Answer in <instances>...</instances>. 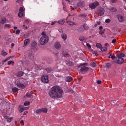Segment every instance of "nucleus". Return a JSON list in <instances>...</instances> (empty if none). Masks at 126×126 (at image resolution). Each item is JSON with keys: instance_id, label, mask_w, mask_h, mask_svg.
Returning <instances> with one entry per match:
<instances>
[{"instance_id": "f257e3e1", "label": "nucleus", "mask_w": 126, "mask_h": 126, "mask_svg": "<svg viewBox=\"0 0 126 126\" xmlns=\"http://www.w3.org/2000/svg\"><path fill=\"white\" fill-rule=\"evenodd\" d=\"M63 91L61 88L57 86H54L51 88V90L49 92V95L53 98H60L62 96Z\"/></svg>"}, {"instance_id": "f03ea898", "label": "nucleus", "mask_w": 126, "mask_h": 126, "mask_svg": "<svg viewBox=\"0 0 126 126\" xmlns=\"http://www.w3.org/2000/svg\"><path fill=\"white\" fill-rule=\"evenodd\" d=\"M48 37L47 36L42 37L40 39V43L41 45H45L48 42Z\"/></svg>"}, {"instance_id": "7ed1b4c3", "label": "nucleus", "mask_w": 126, "mask_h": 126, "mask_svg": "<svg viewBox=\"0 0 126 126\" xmlns=\"http://www.w3.org/2000/svg\"><path fill=\"white\" fill-rule=\"evenodd\" d=\"M99 5V2L97 1H95L94 2L91 3L89 4V7L92 9L95 8L97 6Z\"/></svg>"}, {"instance_id": "20e7f679", "label": "nucleus", "mask_w": 126, "mask_h": 126, "mask_svg": "<svg viewBox=\"0 0 126 126\" xmlns=\"http://www.w3.org/2000/svg\"><path fill=\"white\" fill-rule=\"evenodd\" d=\"M114 61L115 63H117L119 64H121L124 62V60L123 58L117 57L114 59Z\"/></svg>"}, {"instance_id": "39448f33", "label": "nucleus", "mask_w": 126, "mask_h": 126, "mask_svg": "<svg viewBox=\"0 0 126 126\" xmlns=\"http://www.w3.org/2000/svg\"><path fill=\"white\" fill-rule=\"evenodd\" d=\"M88 67L85 66H83L81 67L80 71L82 74H84L85 73L89 70Z\"/></svg>"}, {"instance_id": "423d86ee", "label": "nucleus", "mask_w": 126, "mask_h": 126, "mask_svg": "<svg viewBox=\"0 0 126 126\" xmlns=\"http://www.w3.org/2000/svg\"><path fill=\"white\" fill-rule=\"evenodd\" d=\"M28 108L26 107H24L21 105H19L18 108L19 111L20 113L22 112L25 110H27Z\"/></svg>"}, {"instance_id": "0eeeda50", "label": "nucleus", "mask_w": 126, "mask_h": 126, "mask_svg": "<svg viewBox=\"0 0 126 126\" xmlns=\"http://www.w3.org/2000/svg\"><path fill=\"white\" fill-rule=\"evenodd\" d=\"M48 77L47 76H43L41 78L42 81L44 82H48L49 81L48 80Z\"/></svg>"}, {"instance_id": "6e6552de", "label": "nucleus", "mask_w": 126, "mask_h": 126, "mask_svg": "<svg viewBox=\"0 0 126 126\" xmlns=\"http://www.w3.org/2000/svg\"><path fill=\"white\" fill-rule=\"evenodd\" d=\"M117 17L120 22H122L124 20V17L121 15L119 14L117 16Z\"/></svg>"}, {"instance_id": "1a4fd4ad", "label": "nucleus", "mask_w": 126, "mask_h": 126, "mask_svg": "<svg viewBox=\"0 0 126 126\" xmlns=\"http://www.w3.org/2000/svg\"><path fill=\"white\" fill-rule=\"evenodd\" d=\"M99 14L100 16H102L104 13V10L103 8H99L98 11Z\"/></svg>"}, {"instance_id": "9d476101", "label": "nucleus", "mask_w": 126, "mask_h": 126, "mask_svg": "<svg viewBox=\"0 0 126 126\" xmlns=\"http://www.w3.org/2000/svg\"><path fill=\"white\" fill-rule=\"evenodd\" d=\"M61 45L60 43L58 42H56L55 44V47L57 49H60Z\"/></svg>"}, {"instance_id": "9b49d317", "label": "nucleus", "mask_w": 126, "mask_h": 126, "mask_svg": "<svg viewBox=\"0 0 126 126\" xmlns=\"http://www.w3.org/2000/svg\"><path fill=\"white\" fill-rule=\"evenodd\" d=\"M73 78L71 76H67L65 78L66 81L68 82H70L73 80Z\"/></svg>"}, {"instance_id": "f8f14e48", "label": "nucleus", "mask_w": 126, "mask_h": 126, "mask_svg": "<svg viewBox=\"0 0 126 126\" xmlns=\"http://www.w3.org/2000/svg\"><path fill=\"white\" fill-rule=\"evenodd\" d=\"M0 23L2 24H4L6 23V19L5 17H3L1 19L0 21Z\"/></svg>"}, {"instance_id": "ddd939ff", "label": "nucleus", "mask_w": 126, "mask_h": 126, "mask_svg": "<svg viewBox=\"0 0 126 126\" xmlns=\"http://www.w3.org/2000/svg\"><path fill=\"white\" fill-rule=\"evenodd\" d=\"M125 54L123 53H117L116 54L117 57L122 58V57H124L125 56Z\"/></svg>"}, {"instance_id": "4468645a", "label": "nucleus", "mask_w": 126, "mask_h": 126, "mask_svg": "<svg viewBox=\"0 0 126 126\" xmlns=\"http://www.w3.org/2000/svg\"><path fill=\"white\" fill-rule=\"evenodd\" d=\"M23 75V72L22 71H20L16 73V75L18 77L22 76Z\"/></svg>"}, {"instance_id": "2eb2a0df", "label": "nucleus", "mask_w": 126, "mask_h": 126, "mask_svg": "<svg viewBox=\"0 0 126 126\" xmlns=\"http://www.w3.org/2000/svg\"><path fill=\"white\" fill-rule=\"evenodd\" d=\"M62 55L63 56L65 57H69L70 56V55L67 52L63 51L62 53Z\"/></svg>"}, {"instance_id": "dca6fc26", "label": "nucleus", "mask_w": 126, "mask_h": 126, "mask_svg": "<svg viewBox=\"0 0 126 126\" xmlns=\"http://www.w3.org/2000/svg\"><path fill=\"white\" fill-rule=\"evenodd\" d=\"M77 30L78 32L79 33L83 32L84 31V29L82 26L79 27Z\"/></svg>"}, {"instance_id": "f3484780", "label": "nucleus", "mask_w": 126, "mask_h": 126, "mask_svg": "<svg viewBox=\"0 0 126 126\" xmlns=\"http://www.w3.org/2000/svg\"><path fill=\"white\" fill-rule=\"evenodd\" d=\"M30 42V40L29 39H26L24 41V46H26L27 44H28Z\"/></svg>"}, {"instance_id": "a211bd4d", "label": "nucleus", "mask_w": 126, "mask_h": 126, "mask_svg": "<svg viewBox=\"0 0 126 126\" xmlns=\"http://www.w3.org/2000/svg\"><path fill=\"white\" fill-rule=\"evenodd\" d=\"M77 6L79 7H83L84 6L83 3L82 2H79L78 3Z\"/></svg>"}, {"instance_id": "6ab92c4d", "label": "nucleus", "mask_w": 126, "mask_h": 126, "mask_svg": "<svg viewBox=\"0 0 126 126\" xmlns=\"http://www.w3.org/2000/svg\"><path fill=\"white\" fill-rule=\"evenodd\" d=\"M110 10L111 12H114L117 11V9L116 8L114 7H111L110 8Z\"/></svg>"}, {"instance_id": "aec40b11", "label": "nucleus", "mask_w": 126, "mask_h": 126, "mask_svg": "<svg viewBox=\"0 0 126 126\" xmlns=\"http://www.w3.org/2000/svg\"><path fill=\"white\" fill-rule=\"evenodd\" d=\"M66 23L68 25H70L73 26L76 25L75 22L71 21H68L66 22Z\"/></svg>"}, {"instance_id": "412c9836", "label": "nucleus", "mask_w": 126, "mask_h": 126, "mask_svg": "<svg viewBox=\"0 0 126 126\" xmlns=\"http://www.w3.org/2000/svg\"><path fill=\"white\" fill-rule=\"evenodd\" d=\"M17 85L18 87L19 88L22 87H23L24 86V85L23 84L20 82H18L17 83Z\"/></svg>"}, {"instance_id": "4be33fe9", "label": "nucleus", "mask_w": 126, "mask_h": 126, "mask_svg": "<svg viewBox=\"0 0 126 126\" xmlns=\"http://www.w3.org/2000/svg\"><path fill=\"white\" fill-rule=\"evenodd\" d=\"M29 56L30 58L32 60H34V59L33 57V54L32 53H30L29 54Z\"/></svg>"}, {"instance_id": "5701e85b", "label": "nucleus", "mask_w": 126, "mask_h": 126, "mask_svg": "<svg viewBox=\"0 0 126 126\" xmlns=\"http://www.w3.org/2000/svg\"><path fill=\"white\" fill-rule=\"evenodd\" d=\"M45 70L48 73H49L53 71L52 69L50 68H46Z\"/></svg>"}, {"instance_id": "b1692460", "label": "nucleus", "mask_w": 126, "mask_h": 126, "mask_svg": "<svg viewBox=\"0 0 126 126\" xmlns=\"http://www.w3.org/2000/svg\"><path fill=\"white\" fill-rule=\"evenodd\" d=\"M42 112L46 113L47 111V109L46 108H43L41 109Z\"/></svg>"}, {"instance_id": "393cba45", "label": "nucleus", "mask_w": 126, "mask_h": 126, "mask_svg": "<svg viewBox=\"0 0 126 126\" xmlns=\"http://www.w3.org/2000/svg\"><path fill=\"white\" fill-rule=\"evenodd\" d=\"M101 50L102 52H105L107 51V48L106 47H103L101 48Z\"/></svg>"}, {"instance_id": "a878e982", "label": "nucleus", "mask_w": 126, "mask_h": 126, "mask_svg": "<svg viewBox=\"0 0 126 126\" xmlns=\"http://www.w3.org/2000/svg\"><path fill=\"white\" fill-rule=\"evenodd\" d=\"M82 26L84 30H87L89 29V27L86 24H83Z\"/></svg>"}, {"instance_id": "bb28decb", "label": "nucleus", "mask_w": 126, "mask_h": 126, "mask_svg": "<svg viewBox=\"0 0 126 126\" xmlns=\"http://www.w3.org/2000/svg\"><path fill=\"white\" fill-rule=\"evenodd\" d=\"M62 37L64 41H65L66 39L67 36L65 34H62Z\"/></svg>"}, {"instance_id": "cd10ccee", "label": "nucleus", "mask_w": 126, "mask_h": 126, "mask_svg": "<svg viewBox=\"0 0 126 126\" xmlns=\"http://www.w3.org/2000/svg\"><path fill=\"white\" fill-rule=\"evenodd\" d=\"M12 91L14 93H15L18 91V89L16 88L13 87L12 89Z\"/></svg>"}, {"instance_id": "c85d7f7f", "label": "nucleus", "mask_w": 126, "mask_h": 126, "mask_svg": "<svg viewBox=\"0 0 126 126\" xmlns=\"http://www.w3.org/2000/svg\"><path fill=\"white\" fill-rule=\"evenodd\" d=\"M1 55L4 57L7 54V53L6 52L4 51V50H2L1 51Z\"/></svg>"}, {"instance_id": "c756f323", "label": "nucleus", "mask_w": 126, "mask_h": 126, "mask_svg": "<svg viewBox=\"0 0 126 126\" xmlns=\"http://www.w3.org/2000/svg\"><path fill=\"white\" fill-rule=\"evenodd\" d=\"M4 27L8 29H10L11 28V25L9 24H6L4 25Z\"/></svg>"}, {"instance_id": "7c9ffc66", "label": "nucleus", "mask_w": 126, "mask_h": 126, "mask_svg": "<svg viewBox=\"0 0 126 126\" xmlns=\"http://www.w3.org/2000/svg\"><path fill=\"white\" fill-rule=\"evenodd\" d=\"M96 46L97 48H101L102 46L101 44L99 43H97L96 44Z\"/></svg>"}, {"instance_id": "2f4dec72", "label": "nucleus", "mask_w": 126, "mask_h": 126, "mask_svg": "<svg viewBox=\"0 0 126 126\" xmlns=\"http://www.w3.org/2000/svg\"><path fill=\"white\" fill-rule=\"evenodd\" d=\"M79 40L80 41H84L85 39L84 37V36H80L79 37Z\"/></svg>"}, {"instance_id": "473e14b6", "label": "nucleus", "mask_w": 126, "mask_h": 126, "mask_svg": "<svg viewBox=\"0 0 126 126\" xmlns=\"http://www.w3.org/2000/svg\"><path fill=\"white\" fill-rule=\"evenodd\" d=\"M66 63L69 66H72L74 64L71 61L68 62Z\"/></svg>"}, {"instance_id": "72a5a7b5", "label": "nucleus", "mask_w": 126, "mask_h": 126, "mask_svg": "<svg viewBox=\"0 0 126 126\" xmlns=\"http://www.w3.org/2000/svg\"><path fill=\"white\" fill-rule=\"evenodd\" d=\"M58 22L60 24H63L64 23V20L59 21Z\"/></svg>"}, {"instance_id": "f704fd0d", "label": "nucleus", "mask_w": 126, "mask_h": 126, "mask_svg": "<svg viewBox=\"0 0 126 126\" xmlns=\"http://www.w3.org/2000/svg\"><path fill=\"white\" fill-rule=\"evenodd\" d=\"M87 63H83L79 65L78 66V68H79L81 66H83L84 65H87Z\"/></svg>"}, {"instance_id": "c9c22d12", "label": "nucleus", "mask_w": 126, "mask_h": 126, "mask_svg": "<svg viewBox=\"0 0 126 126\" xmlns=\"http://www.w3.org/2000/svg\"><path fill=\"white\" fill-rule=\"evenodd\" d=\"M30 105V103L29 102L26 101L24 103V105L25 106H29Z\"/></svg>"}, {"instance_id": "e433bc0d", "label": "nucleus", "mask_w": 126, "mask_h": 126, "mask_svg": "<svg viewBox=\"0 0 126 126\" xmlns=\"http://www.w3.org/2000/svg\"><path fill=\"white\" fill-rule=\"evenodd\" d=\"M36 45V43L35 42H33L31 44L32 47H34Z\"/></svg>"}, {"instance_id": "4c0bfd02", "label": "nucleus", "mask_w": 126, "mask_h": 126, "mask_svg": "<svg viewBox=\"0 0 126 126\" xmlns=\"http://www.w3.org/2000/svg\"><path fill=\"white\" fill-rule=\"evenodd\" d=\"M23 13L21 12H19L18 14V16L20 17H21L23 16Z\"/></svg>"}, {"instance_id": "58836bf2", "label": "nucleus", "mask_w": 126, "mask_h": 126, "mask_svg": "<svg viewBox=\"0 0 126 126\" xmlns=\"http://www.w3.org/2000/svg\"><path fill=\"white\" fill-rule=\"evenodd\" d=\"M91 64L93 67H95L96 66V63L94 62L91 63Z\"/></svg>"}, {"instance_id": "ea45409f", "label": "nucleus", "mask_w": 126, "mask_h": 126, "mask_svg": "<svg viewBox=\"0 0 126 126\" xmlns=\"http://www.w3.org/2000/svg\"><path fill=\"white\" fill-rule=\"evenodd\" d=\"M41 112H42V111L41 109H38L36 111V113H39Z\"/></svg>"}, {"instance_id": "a19ab883", "label": "nucleus", "mask_w": 126, "mask_h": 126, "mask_svg": "<svg viewBox=\"0 0 126 126\" xmlns=\"http://www.w3.org/2000/svg\"><path fill=\"white\" fill-rule=\"evenodd\" d=\"M31 95H32L31 94H30V93H27L26 94V96L29 97H31Z\"/></svg>"}, {"instance_id": "79ce46f5", "label": "nucleus", "mask_w": 126, "mask_h": 126, "mask_svg": "<svg viewBox=\"0 0 126 126\" xmlns=\"http://www.w3.org/2000/svg\"><path fill=\"white\" fill-rule=\"evenodd\" d=\"M12 118H13L12 117L8 118L7 120V121L8 122V123L10 122L11 121Z\"/></svg>"}, {"instance_id": "37998d69", "label": "nucleus", "mask_w": 126, "mask_h": 126, "mask_svg": "<svg viewBox=\"0 0 126 126\" xmlns=\"http://www.w3.org/2000/svg\"><path fill=\"white\" fill-rule=\"evenodd\" d=\"M111 65V64L110 63H108L106 64V66L108 68L110 67Z\"/></svg>"}, {"instance_id": "c03bdc74", "label": "nucleus", "mask_w": 126, "mask_h": 126, "mask_svg": "<svg viewBox=\"0 0 126 126\" xmlns=\"http://www.w3.org/2000/svg\"><path fill=\"white\" fill-rule=\"evenodd\" d=\"M118 0H111L110 3H116Z\"/></svg>"}, {"instance_id": "a18cd8bd", "label": "nucleus", "mask_w": 126, "mask_h": 126, "mask_svg": "<svg viewBox=\"0 0 126 126\" xmlns=\"http://www.w3.org/2000/svg\"><path fill=\"white\" fill-rule=\"evenodd\" d=\"M110 21V20L109 18L105 20V22L106 23H109Z\"/></svg>"}, {"instance_id": "49530a36", "label": "nucleus", "mask_w": 126, "mask_h": 126, "mask_svg": "<svg viewBox=\"0 0 126 126\" xmlns=\"http://www.w3.org/2000/svg\"><path fill=\"white\" fill-rule=\"evenodd\" d=\"M23 11V9L22 7H21L19 9V11L20 12H22Z\"/></svg>"}, {"instance_id": "de8ad7c7", "label": "nucleus", "mask_w": 126, "mask_h": 126, "mask_svg": "<svg viewBox=\"0 0 126 126\" xmlns=\"http://www.w3.org/2000/svg\"><path fill=\"white\" fill-rule=\"evenodd\" d=\"M86 45L89 48H90L91 47L90 44L88 43H87Z\"/></svg>"}, {"instance_id": "09e8293b", "label": "nucleus", "mask_w": 126, "mask_h": 126, "mask_svg": "<svg viewBox=\"0 0 126 126\" xmlns=\"http://www.w3.org/2000/svg\"><path fill=\"white\" fill-rule=\"evenodd\" d=\"M20 32V30H19L17 29L16 30V34H18Z\"/></svg>"}, {"instance_id": "8fccbe9b", "label": "nucleus", "mask_w": 126, "mask_h": 126, "mask_svg": "<svg viewBox=\"0 0 126 126\" xmlns=\"http://www.w3.org/2000/svg\"><path fill=\"white\" fill-rule=\"evenodd\" d=\"M13 63H14V62H12V61H9L8 62V65H10Z\"/></svg>"}, {"instance_id": "3c124183", "label": "nucleus", "mask_w": 126, "mask_h": 126, "mask_svg": "<svg viewBox=\"0 0 126 126\" xmlns=\"http://www.w3.org/2000/svg\"><path fill=\"white\" fill-rule=\"evenodd\" d=\"M57 22L56 21H55L54 22H52L51 24V25H53L55 23H56Z\"/></svg>"}, {"instance_id": "603ef678", "label": "nucleus", "mask_w": 126, "mask_h": 126, "mask_svg": "<svg viewBox=\"0 0 126 126\" xmlns=\"http://www.w3.org/2000/svg\"><path fill=\"white\" fill-rule=\"evenodd\" d=\"M97 84H100L101 83V81L100 80H98L97 81Z\"/></svg>"}, {"instance_id": "864d4df0", "label": "nucleus", "mask_w": 126, "mask_h": 126, "mask_svg": "<svg viewBox=\"0 0 126 126\" xmlns=\"http://www.w3.org/2000/svg\"><path fill=\"white\" fill-rule=\"evenodd\" d=\"M104 32L102 31V30H100V31L99 32V33L101 34H103L104 33Z\"/></svg>"}, {"instance_id": "5fc2aeb1", "label": "nucleus", "mask_w": 126, "mask_h": 126, "mask_svg": "<svg viewBox=\"0 0 126 126\" xmlns=\"http://www.w3.org/2000/svg\"><path fill=\"white\" fill-rule=\"evenodd\" d=\"M116 40L115 39H113L112 41V43H114L116 42Z\"/></svg>"}, {"instance_id": "6e6d98bb", "label": "nucleus", "mask_w": 126, "mask_h": 126, "mask_svg": "<svg viewBox=\"0 0 126 126\" xmlns=\"http://www.w3.org/2000/svg\"><path fill=\"white\" fill-rule=\"evenodd\" d=\"M20 123L22 125H23L24 124V122L23 120H21L20 122Z\"/></svg>"}, {"instance_id": "4d7b16f0", "label": "nucleus", "mask_w": 126, "mask_h": 126, "mask_svg": "<svg viewBox=\"0 0 126 126\" xmlns=\"http://www.w3.org/2000/svg\"><path fill=\"white\" fill-rule=\"evenodd\" d=\"M42 35H44V36H46V33L45 32H42Z\"/></svg>"}, {"instance_id": "13d9d810", "label": "nucleus", "mask_w": 126, "mask_h": 126, "mask_svg": "<svg viewBox=\"0 0 126 126\" xmlns=\"http://www.w3.org/2000/svg\"><path fill=\"white\" fill-rule=\"evenodd\" d=\"M105 46L106 47H108L109 46V44L108 43H106L105 44Z\"/></svg>"}, {"instance_id": "bf43d9fd", "label": "nucleus", "mask_w": 126, "mask_h": 126, "mask_svg": "<svg viewBox=\"0 0 126 126\" xmlns=\"http://www.w3.org/2000/svg\"><path fill=\"white\" fill-rule=\"evenodd\" d=\"M111 58L113 59H115L116 57L115 58V56L114 55H112L111 56Z\"/></svg>"}, {"instance_id": "052dcab7", "label": "nucleus", "mask_w": 126, "mask_h": 126, "mask_svg": "<svg viewBox=\"0 0 126 126\" xmlns=\"http://www.w3.org/2000/svg\"><path fill=\"white\" fill-rule=\"evenodd\" d=\"M96 23H97V24L98 25H100L101 24V22L99 21H97L96 22Z\"/></svg>"}, {"instance_id": "680f3d73", "label": "nucleus", "mask_w": 126, "mask_h": 126, "mask_svg": "<svg viewBox=\"0 0 126 126\" xmlns=\"http://www.w3.org/2000/svg\"><path fill=\"white\" fill-rule=\"evenodd\" d=\"M28 112L27 111H25L23 114V115H25L28 113Z\"/></svg>"}, {"instance_id": "e2e57ef3", "label": "nucleus", "mask_w": 126, "mask_h": 126, "mask_svg": "<svg viewBox=\"0 0 126 126\" xmlns=\"http://www.w3.org/2000/svg\"><path fill=\"white\" fill-rule=\"evenodd\" d=\"M94 53L95 54V56H97L98 55V54L97 52L96 51H94Z\"/></svg>"}, {"instance_id": "0e129e2a", "label": "nucleus", "mask_w": 126, "mask_h": 126, "mask_svg": "<svg viewBox=\"0 0 126 126\" xmlns=\"http://www.w3.org/2000/svg\"><path fill=\"white\" fill-rule=\"evenodd\" d=\"M103 29V27L102 26H100L99 27V29L100 30H102Z\"/></svg>"}, {"instance_id": "69168bd1", "label": "nucleus", "mask_w": 126, "mask_h": 126, "mask_svg": "<svg viewBox=\"0 0 126 126\" xmlns=\"http://www.w3.org/2000/svg\"><path fill=\"white\" fill-rule=\"evenodd\" d=\"M82 77H81L80 78L78 79V81L79 82L81 81V80L82 79Z\"/></svg>"}, {"instance_id": "338daca9", "label": "nucleus", "mask_w": 126, "mask_h": 126, "mask_svg": "<svg viewBox=\"0 0 126 126\" xmlns=\"http://www.w3.org/2000/svg\"><path fill=\"white\" fill-rule=\"evenodd\" d=\"M11 58V56H9L7 58H6V59L8 61L9 60V59H10V58Z\"/></svg>"}, {"instance_id": "774afa93", "label": "nucleus", "mask_w": 126, "mask_h": 126, "mask_svg": "<svg viewBox=\"0 0 126 126\" xmlns=\"http://www.w3.org/2000/svg\"><path fill=\"white\" fill-rule=\"evenodd\" d=\"M7 61V60L6 59H4V60H3V61L2 62H6V61Z\"/></svg>"}]
</instances>
